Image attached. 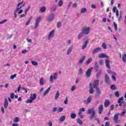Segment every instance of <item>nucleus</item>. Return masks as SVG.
I'll list each match as a JSON object with an SVG mask.
<instances>
[{
    "mask_svg": "<svg viewBox=\"0 0 126 126\" xmlns=\"http://www.w3.org/2000/svg\"><path fill=\"white\" fill-rule=\"evenodd\" d=\"M31 8V6L30 5H29L27 8H26L25 10V13H27V12Z\"/></svg>",
    "mask_w": 126,
    "mask_h": 126,
    "instance_id": "ea45409f",
    "label": "nucleus"
},
{
    "mask_svg": "<svg viewBox=\"0 0 126 126\" xmlns=\"http://www.w3.org/2000/svg\"><path fill=\"white\" fill-rule=\"evenodd\" d=\"M119 119V114H115L114 117V121L117 123V121Z\"/></svg>",
    "mask_w": 126,
    "mask_h": 126,
    "instance_id": "2f4dec72",
    "label": "nucleus"
},
{
    "mask_svg": "<svg viewBox=\"0 0 126 126\" xmlns=\"http://www.w3.org/2000/svg\"><path fill=\"white\" fill-rule=\"evenodd\" d=\"M122 101H124V96H122L118 99V103L119 104V106H122L123 104H125V102H122Z\"/></svg>",
    "mask_w": 126,
    "mask_h": 126,
    "instance_id": "ddd939ff",
    "label": "nucleus"
},
{
    "mask_svg": "<svg viewBox=\"0 0 126 126\" xmlns=\"http://www.w3.org/2000/svg\"><path fill=\"white\" fill-rule=\"evenodd\" d=\"M93 61V58H89L87 60V61L85 63V64L88 65V64H89V63H92V61Z\"/></svg>",
    "mask_w": 126,
    "mask_h": 126,
    "instance_id": "2eb2a0df",
    "label": "nucleus"
},
{
    "mask_svg": "<svg viewBox=\"0 0 126 126\" xmlns=\"http://www.w3.org/2000/svg\"><path fill=\"white\" fill-rule=\"evenodd\" d=\"M79 73L80 74H82V73H83V70H82V68H80L79 69Z\"/></svg>",
    "mask_w": 126,
    "mask_h": 126,
    "instance_id": "5fc2aeb1",
    "label": "nucleus"
},
{
    "mask_svg": "<svg viewBox=\"0 0 126 126\" xmlns=\"http://www.w3.org/2000/svg\"><path fill=\"white\" fill-rule=\"evenodd\" d=\"M25 5V3H24V0H19L18 3L17 5V8L14 12V15L15 18L17 17V13L18 14H21L23 12V10L21 9V8L24 7Z\"/></svg>",
    "mask_w": 126,
    "mask_h": 126,
    "instance_id": "f257e3e1",
    "label": "nucleus"
},
{
    "mask_svg": "<svg viewBox=\"0 0 126 126\" xmlns=\"http://www.w3.org/2000/svg\"><path fill=\"white\" fill-rule=\"evenodd\" d=\"M99 51H101V48H97L96 49H94L93 51V53L96 54V53H98V52H99Z\"/></svg>",
    "mask_w": 126,
    "mask_h": 126,
    "instance_id": "c756f323",
    "label": "nucleus"
},
{
    "mask_svg": "<svg viewBox=\"0 0 126 126\" xmlns=\"http://www.w3.org/2000/svg\"><path fill=\"white\" fill-rule=\"evenodd\" d=\"M27 15V13H25L24 14H23L20 16V18H23V17H25Z\"/></svg>",
    "mask_w": 126,
    "mask_h": 126,
    "instance_id": "37998d69",
    "label": "nucleus"
},
{
    "mask_svg": "<svg viewBox=\"0 0 126 126\" xmlns=\"http://www.w3.org/2000/svg\"><path fill=\"white\" fill-rule=\"evenodd\" d=\"M107 72L111 75V78L113 81H117V73L111 70H107Z\"/></svg>",
    "mask_w": 126,
    "mask_h": 126,
    "instance_id": "39448f33",
    "label": "nucleus"
},
{
    "mask_svg": "<svg viewBox=\"0 0 126 126\" xmlns=\"http://www.w3.org/2000/svg\"><path fill=\"white\" fill-rule=\"evenodd\" d=\"M37 98V94H30V98L34 101Z\"/></svg>",
    "mask_w": 126,
    "mask_h": 126,
    "instance_id": "f8f14e48",
    "label": "nucleus"
},
{
    "mask_svg": "<svg viewBox=\"0 0 126 126\" xmlns=\"http://www.w3.org/2000/svg\"><path fill=\"white\" fill-rule=\"evenodd\" d=\"M62 26V23L61 22H59L57 23V27L58 28H60Z\"/></svg>",
    "mask_w": 126,
    "mask_h": 126,
    "instance_id": "864d4df0",
    "label": "nucleus"
},
{
    "mask_svg": "<svg viewBox=\"0 0 126 126\" xmlns=\"http://www.w3.org/2000/svg\"><path fill=\"white\" fill-rule=\"evenodd\" d=\"M63 4V1L62 0H60L58 3V6H62Z\"/></svg>",
    "mask_w": 126,
    "mask_h": 126,
    "instance_id": "72a5a7b5",
    "label": "nucleus"
},
{
    "mask_svg": "<svg viewBox=\"0 0 126 126\" xmlns=\"http://www.w3.org/2000/svg\"><path fill=\"white\" fill-rule=\"evenodd\" d=\"M76 6H77V3H74L73 4V7H76Z\"/></svg>",
    "mask_w": 126,
    "mask_h": 126,
    "instance_id": "69168bd1",
    "label": "nucleus"
},
{
    "mask_svg": "<svg viewBox=\"0 0 126 126\" xmlns=\"http://www.w3.org/2000/svg\"><path fill=\"white\" fill-rule=\"evenodd\" d=\"M125 114H126V109H124L123 110L122 113L120 115H121V116H124V115H125Z\"/></svg>",
    "mask_w": 126,
    "mask_h": 126,
    "instance_id": "4d7b16f0",
    "label": "nucleus"
},
{
    "mask_svg": "<svg viewBox=\"0 0 126 126\" xmlns=\"http://www.w3.org/2000/svg\"><path fill=\"white\" fill-rule=\"evenodd\" d=\"M4 107L5 109L8 107V101L7 100V98L4 99Z\"/></svg>",
    "mask_w": 126,
    "mask_h": 126,
    "instance_id": "a211bd4d",
    "label": "nucleus"
},
{
    "mask_svg": "<svg viewBox=\"0 0 126 126\" xmlns=\"http://www.w3.org/2000/svg\"><path fill=\"white\" fill-rule=\"evenodd\" d=\"M110 105V101L108 99H106L104 102V106L105 107H108Z\"/></svg>",
    "mask_w": 126,
    "mask_h": 126,
    "instance_id": "bb28decb",
    "label": "nucleus"
},
{
    "mask_svg": "<svg viewBox=\"0 0 126 126\" xmlns=\"http://www.w3.org/2000/svg\"><path fill=\"white\" fill-rule=\"evenodd\" d=\"M105 64L107 68H110V60L109 59L105 60Z\"/></svg>",
    "mask_w": 126,
    "mask_h": 126,
    "instance_id": "6ab92c4d",
    "label": "nucleus"
},
{
    "mask_svg": "<svg viewBox=\"0 0 126 126\" xmlns=\"http://www.w3.org/2000/svg\"><path fill=\"white\" fill-rule=\"evenodd\" d=\"M40 10L41 12H45L46 11V7L43 6L41 7Z\"/></svg>",
    "mask_w": 126,
    "mask_h": 126,
    "instance_id": "f704fd0d",
    "label": "nucleus"
},
{
    "mask_svg": "<svg viewBox=\"0 0 126 126\" xmlns=\"http://www.w3.org/2000/svg\"><path fill=\"white\" fill-rule=\"evenodd\" d=\"M114 25V29L117 31L118 30V27L117 26V24H116L115 22L113 23Z\"/></svg>",
    "mask_w": 126,
    "mask_h": 126,
    "instance_id": "de8ad7c7",
    "label": "nucleus"
},
{
    "mask_svg": "<svg viewBox=\"0 0 126 126\" xmlns=\"http://www.w3.org/2000/svg\"><path fill=\"white\" fill-rule=\"evenodd\" d=\"M91 7L92 8L95 9V8H96V4H92Z\"/></svg>",
    "mask_w": 126,
    "mask_h": 126,
    "instance_id": "bf43d9fd",
    "label": "nucleus"
},
{
    "mask_svg": "<svg viewBox=\"0 0 126 126\" xmlns=\"http://www.w3.org/2000/svg\"><path fill=\"white\" fill-rule=\"evenodd\" d=\"M68 102V100L67 98H66L65 100L64 101V103L65 104V105H67Z\"/></svg>",
    "mask_w": 126,
    "mask_h": 126,
    "instance_id": "052dcab7",
    "label": "nucleus"
},
{
    "mask_svg": "<svg viewBox=\"0 0 126 126\" xmlns=\"http://www.w3.org/2000/svg\"><path fill=\"white\" fill-rule=\"evenodd\" d=\"M82 112H85V108H82L79 109L78 115L80 117L81 119L84 118V115H82Z\"/></svg>",
    "mask_w": 126,
    "mask_h": 126,
    "instance_id": "9d476101",
    "label": "nucleus"
},
{
    "mask_svg": "<svg viewBox=\"0 0 126 126\" xmlns=\"http://www.w3.org/2000/svg\"><path fill=\"white\" fill-rule=\"evenodd\" d=\"M54 36H55V30L50 31L48 34V39L51 40L52 38H54Z\"/></svg>",
    "mask_w": 126,
    "mask_h": 126,
    "instance_id": "6e6552de",
    "label": "nucleus"
},
{
    "mask_svg": "<svg viewBox=\"0 0 126 126\" xmlns=\"http://www.w3.org/2000/svg\"><path fill=\"white\" fill-rule=\"evenodd\" d=\"M19 121H20V119L19 118V117H15L13 119L14 123H18V122H19Z\"/></svg>",
    "mask_w": 126,
    "mask_h": 126,
    "instance_id": "7c9ffc66",
    "label": "nucleus"
},
{
    "mask_svg": "<svg viewBox=\"0 0 126 126\" xmlns=\"http://www.w3.org/2000/svg\"><path fill=\"white\" fill-rule=\"evenodd\" d=\"M98 58H108V56H107V55H106L104 53H101L98 55Z\"/></svg>",
    "mask_w": 126,
    "mask_h": 126,
    "instance_id": "aec40b11",
    "label": "nucleus"
},
{
    "mask_svg": "<svg viewBox=\"0 0 126 126\" xmlns=\"http://www.w3.org/2000/svg\"><path fill=\"white\" fill-rule=\"evenodd\" d=\"M11 99H13L14 98V93H11L10 94Z\"/></svg>",
    "mask_w": 126,
    "mask_h": 126,
    "instance_id": "13d9d810",
    "label": "nucleus"
},
{
    "mask_svg": "<svg viewBox=\"0 0 126 126\" xmlns=\"http://www.w3.org/2000/svg\"><path fill=\"white\" fill-rule=\"evenodd\" d=\"M90 32V27H84L82 28V33L84 35H88Z\"/></svg>",
    "mask_w": 126,
    "mask_h": 126,
    "instance_id": "423d86ee",
    "label": "nucleus"
},
{
    "mask_svg": "<svg viewBox=\"0 0 126 126\" xmlns=\"http://www.w3.org/2000/svg\"><path fill=\"white\" fill-rule=\"evenodd\" d=\"M58 75L57 72L52 74L49 77V82H50V83H54V80H57V79H58Z\"/></svg>",
    "mask_w": 126,
    "mask_h": 126,
    "instance_id": "20e7f679",
    "label": "nucleus"
},
{
    "mask_svg": "<svg viewBox=\"0 0 126 126\" xmlns=\"http://www.w3.org/2000/svg\"><path fill=\"white\" fill-rule=\"evenodd\" d=\"M7 22V20L5 19L2 20V21L0 22V25L1 24H4V23Z\"/></svg>",
    "mask_w": 126,
    "mask_h": 126,
    "instance_id": "79ce46f5",
    "label": "nucleus"
},
{
    "mask_svg": "<svg viewBox=\"0 0 126 126\" xmlns=\"http://www.w3.org/2000/svg\"><path fill=\"white\" fill-rule=\"evenodd\" d=\"M110 89L111 90H116V86L114 85H112L110 86Z\"/></svg>",
    "mask_w": 126,
    "mask_h": 126,
    "instance_id": "a18cd8bd",
    "label": "nucleus"
},
{
    "mask_svg": "<svg viewBox=\"0 0 126 126\" xmlns=\"http://www.w3.org/2000/svg\"><path fill=\"white\" fill-rule=\"evenodd\" d=\"M17 76V75L16 74H14L13 75H12L10 76V79H11V80H13V79H14V78H15Z\"/></svg>",
    "mask_w": 126,
    "mask_h": 126,
    "instance_id": "c9c22d12",
    "label": "nucleus"
},
{
    "mask_svg": "<svg viewBox=\"0 0 126 126\" xmlns=\"http://www.w3.org/2000/svg\"><path fill=\"white\" fill-rule=\"evenodd\" d=\"M73 46H70L67 51V55L68 56V55H69L70 54V53H71V52H72V49H73Z\"/></svg>",
    "mask_w": 126,
    "mask_h": 126,
    "instance_id": "393cba45",
    "label": "nucleus"
},
{
    "mask_svg": "<svg viewBox=\"0 0 126 126\" xmlns=\"http://www.w3.org/2000/svg\"><path fill=\"white\" fill-rule=\"evenodd\" d=\"M95 88L96 89V93L98 94H101V91H100V90H99L97 87Z\"/></svg>",
    "mask_w": 126,
    "mask_h": 126,
    "instance_id": "8fccbe9b",
    "label": "nucleus"
},
{
    "mask_svg": "<svg viewBox=\"0 0 126 126\" xmlns=\"http://www.w3.org/2000/svg\"><path fill=\"white\" fill-rule=\"evenodd\" d=\"M33 100H32L31 98H30V99H27V100H26V103H27V104H29V103H32V102H33Z\"/></svg>",
    "mask_w": 126,
    "mask_h": 126,
    "instance_id": "4c0bfd02",
    "label": "nucleus"
},
{
    "mask_svg": "<svg viewBox=\"0 0 126 126\" xmlns=\"http://www.w3.org/2000/svg\"><path fill=\"white\" fill-rule=\"evenodd\" d=\"M91 100H92V96H89L87 98V100L86 103L89 104L91 102Z\"/></svg>",
    "mask_w": 126,
    "mask_h": 126,
    "instance_id": "cd10ccee",
    "label": "nucleus"
},
{
    "mask_svg": "<svg viewBox=\"0 0 126 126\" xmlns=\"http://www.w3.org/2000/svg\"><path fill=\"white\" fill-rule=\"evenodd\" d=\"M99 84V80H94V84H90V90H89V93L90 94H92L94 93V90H93V88H96L98 85Z\"/></svg>",
    "mask_w": 126,
    "mask_h": 126,
    "instance_id": "f03ea898",
    "label": "nucleus"
},
{
    "mask_svg": "<svg viewBox=\"0 0 126 126\" xmlns=\"http://www.w3.org/2000/svg\"><path fill=\"white\" fill-rule=\"evenodd\" d=\"M87 11V9L86 8H83L80 10V13H85Z\"/></svg>",
    "mask_w": 126,
    "mask_h": 126,
    "instance_id": "473e14b6",
    "label": "nucleus"
},
{
    "mask_svg": "<svg viewBox=\"0 0 126 126\" xmlns=\"http://www.w3.org/2000/svg\"><path fill=\"white\" fill-rule=\"evenodd\" d=\"M70 117L71 119H75V118H76V114L75 113H71Z\"/></svg>",
    "mask_w": 126,
    "mask_h": 126,
    "instance_id": "e433bc0d",
    "label": "nucleus"
},
{
    "mask_svg": "<svg viewBox=\"0 0 126 126\" xmlns=\"http://www.w3.org/2000/svg\"><path fill=\"white\" fill-rule=\"evenodd\" d=\"M110 126V123L109 122H106L105 123V126Z\"/></svg>",
    "mask_w": 126,
    "mask_h": 126,
    "instance_id": "774afa93",
    "label": "nucleus"
},
{
    "mask_svg": "<svg viewBox=\"0 0 126 126\" xmlns=\"http://www.w3.org/2000/svg\"><path fill=\"white\" fill-rule=\"evenodd\" d=\"M49 126H53V122L52 121H49L48 123Z\"/></svg>",
    "mask_w": 126,
    "mask_h": 126,
    "instance_id": "6e6d98bb",
    "label": "nucleus"
},
{
    "mask_svg": "<svg viewBox=\"0 0 126 126\" xmlns=\"http://www.w3.org/2000/svg\"><path fill=\"white\" fill-rule=\"evenodd\" d=\"M60 122H62V123L65 121V116L63 115L59 119Z\"/></svg>",
    "mask_w": 126,
    "mask_h": 126,
    "instance_id": "b1692460",
    "label": "nucleus"
},
{
    "mask_svg": "<svg viewBox=\"0 0 126 126\" xmlns=\"http://www.w3.org/2000/svg\"><path fill=\"white\" fill-rule=\"evenodd\" d=\"M51 90V88H48L44 93L43 96H45L49 92H50V91Z\"/></svg>",
    "mask_w": 126,
    "mask_h": 126,
    "instance_id": "a878e982",
    "label": "nucleus"
},
{
    "mask_svg": "<svg viewBox=\"0 0 126 126\" xmlns=\"http://www.w3.org/2000/svg\"><path fill=\"white\" fill-rule=\"evenodd\" d=\"M44 82H45V79H44V78L43 77L41 78L39 80L40 85H41V86H43V85H44Z\"/></svg>",
    "mask_w": 126,
    "mask_h": 126,
    "instance_id": "4be33fe9",
    "label": "nucleus"
},
{
    "mask_svg": "<svg viewBox=\"0 0 126 126\" xmlns=\"http://www.w3.org/2000/svg\"><path fill=\"white\" fill-rule=\"evenodd\" d=\"M1 111L2 113L4 114V108H3V107H1Z\"/></svg>",
    "mask_w": 126,
    "mask_h": 126,
    "instance_id": "680f3d73",
    "label": "nucleus"
},
{
    "mask_svg": "<svg viewBox=\"0 0 126 126\" xmlns=\"http://www.w3.org/2000/svg\"><path fill=\"white\" fill-rule=\"evenodd\" d=\"M85 56H83L79 61V63L80 64H81V63H83V62H84L85 60Z\"/></svg>",
    "mask_w": 126,
    "mask_h": 126,
    "instance_id": "c85d7f7f",
    "label": "nucleus"
},
{
    "mask_svg": "<svg viewBox=\"0 0 126 126\" xmlns=\"http://www.w3.org/2000/svg\"><path fill=\"white\" fill-rule=\"evenodd\" d=\"M59 97H60V92L59 91H57L54 96L55 100H58V99L59 98Z\"/></svg>",
    "mask_w": 126,
    "mask_h": 126,
    "instance_id": "412c9836",
    "label": "nucleus"
},
{
    "mask_svg": "<svg viewBox=\"0 0 126 126\" xmlns=\"http://www.w3.org/2000/svg\"><path fill=\"white\" fill-rule=\"evenodd\" d=\"M63 111V108L62 107H59L58 109V113H61Z\"/></svg>",
    "mask_w": 126,
    "mask_h": 126,
    "instance_id": "49530a36",
    "label": "nucleus"
},
{
    "mask_svg": "<svg viewBox=\"0 0 126 126\" xmlns=\"http://www.w3.org/2000/svg\"><path fill=\"white\" fill-rule=\"evenodd\" d=\"M93 69V68H90V69H88L86 73V76L87 77H89L90 75H91V73L92 72V70Z\"/></svg>",
    "mask_w": 126,
    "mask_h": 126,
    "instance_id": "9b49d317",
    "label": "nucleus"
},
{
    "mask_svg": "<svg viewBox=\"0 0 126 126\" xmlns=\"http://www.w3.org/2000/svg\"><path fill=\"white\" fill-rule=\"evenodd\" d=\"M32 65H34V66L38 65V63L35 61H32Z\"/></svg>",
    "mask_w": 126,
    "mask_h": 126,
    "instance_id": "a19ab883",
    "label": "nucleus"
},
{
    "mask_svg": "<svg viewBox=\"0 0 126 126\" xmlns=\"http://www.w3.org/2000/svg\"><path fill=\"white\" fill-rule=\"evenodd\" d=\"M75 89H76V86H72L71 88V90L72 92H73Z\"/></svg>",
    "mask_w": 126,
    "mask_h": 126,
    "instance_id": "c03bdc74",
    "label": "nucleus"
},
{
    "mask_svg": "<svg viewBox=\"0 0 126 126\" xmlns=\"http://www.w3.org/2000/svg\"><path fill=\"white\" fill-rule=\"evenodd\" d=\"M103 106L102 104L100 105L99 107H98V114H102V112H103Z\"/></svg>",
    "mask_w": 126,
    "mask_h": 126,
    "instance_id": "f3484780",
    "label": "nucleus"
},
{
    "mask_svg": "<svg viewBox=\"0 0 126 126\" xmlns=\"http://www.w3.org/2000/svg\"><path fill=\"white\" fill-rule=\"evenodd\" d=\"M77 123H78L79 125H81L83 124V122H82V121H81V120L80 119H77Z\"/></svg>",
    "mask_w": 126,
    "mask_h": 126,
    "instance_id": "58836bf2",
    "label": "nucleus"
},
{
    "mask_svg": "<svg viewBox=\"0 0 126 126\" xmlns=\"http://www.w3.org/2000/svg\"><path fill=\"white\" fill-rule=\"evenodd\" d=\"M30 21H28L26 23V26H28V25H29V24H30Z\"/></svg>",
    "mask_w": 126,
    "mask_h": 126,
    "instance_id": "e2e57ef3",
    "label": "nucleus"
},
{
    "mask_svg": "<svg viewBox=\"0 0 126 126\" xmlns=\"http://www.w3.org/2000/svg\"><path fill=\"white\" fill-rule=\"evenodd\" d=\"M113 12H116V16L118 17L119 16V11L117 9L116 7L113 8Z\"/></svg>",
    "mask_w": 126,
    "mask_h": 126,
    "instance_id": "5701e85b",
    "label": "nucleus"
},
{
    "mask_svg": "<svg viewBox=\"0 0 126 126\" xmlns=\"http://www.w3.org/2000/svg\"><path fill=\"white\" fill-rule=\"evenodd\" d=\"M12 126H18V124H17V123H14V124H12Z\"/></svg>",
    "mask_w": 126,
    "mask_h": 126,
    "instance_id": "338daca9",
    "label": "nucleus"
},
{
    "mask_svg": "<svg viewBox=\"0 0 126 126\" xmlns=\"http://www.w3.org/2000/svg\"><path fill=\"white\" fill-rule=\"evenodd\" d=\"M41 21H42V18L41 17H38L36 18L34 28H37L39 26V24Z\"/></svg>",
    "mask_w": 126,
    "mask_h": 126,
    "instance_id": "0eeeda50",
    "label": "nucleus"
},
{
    "mask_svg": "<svg viewBox=\"0 0 126 126\" xmlns=\"http://www.w3.org/2000/svg\"><path fill=\"white\" fill-rule=\"evenodd\" d=\"M88 114H90V115H92L90 116L91 120H92L95 118H96V116H95V108L94 107H93L92 108H89L88 111Z\"/></svg>",
    "mask_w": 126,
    "mask_h": 126,
    "instance_id": "7ed1b4c3",
    "label": "nucleus"
},
{
    "mask_svg": "<svg viewBox=\"0 0 126 126\" xmlns=\"http://www.w3.org/2000/svg\"><path fill=\"white\" fill-rule=\"evenodd\" d=\"M105 82L106 83H110V77L107 74H106L105 75Z\"/></svg>",
    "mask_w": 126,
    "mask_h": 126,
    "instance_id": "4468645a",
    "label": "nucleus"
},
{
    "mask_svg": "<svg viewBox=\"0 0 126 126\" xmlns=\"http://www.w3.org/2000/svg\"><path fill=\"white\" fill-rule=\"evenodd\" d=\"M89 42V40L87 39L82 47V48L83 50H84V49H85V48L87 47V44H88Z\"/></svg>",
    "mask_w": 126,
    "mask_h": 126,
    "instance_id": "dca6fc26",
    "label": "nucleus"
},
{
    "mask_svg": "<svg viewBox=\"0 0 126 126\" xmlns=\"http://www.w3.org/2000/svg\"><path fill=\"white\" fill-rule=\"evenodd\" d=\"M102 48H103V49H107V46H106L105 43H102Z\"/></svg>",
    "mask_w": 126,
    "mask_h": 126,
    "instance_id": "3c124183",
    "label": "nucleus"
},
{
    "mask_svg": "<svg viewBox=\"0 0 126 126\" xmlns=\"http://www.w3.org/2000/svg\"><path fill=\"white\" fill-rule=\"evenodd\" d=\"M83 33H82V32L81 33H80L78 35V39H80L82 38Z\"/></svg>",
    "mask_w": 126,
    "mask_h": 126,
    "instance_id": "603ef678",
    "label": "nucleus"
},
{
    "mask_svg": "<svg viewBox=\"0 0 126 126\" xmlns=\"http://www.w3.org/2000/svg\"><path fill=\"white\" fill-rule=\"evenodd\" d=\"M27 41L28 43H31V42H32V40L29 38H27Z\"/></svg>",
    "mask_w": 126,
    "mask_h": 126,
    "instance_id": "0e129e2a",
    "label": "nucleus"
},
{
    "mask_svg": "<svg viewBox=\"0 0 126 126\" xmlns=\"http://www.w3.org/2000/svg\"><path fill=\"white\" fill-rule=\"evenodd\" d=\"M55 18V14H51V15H48L47 17V21L49 22H51V21H53Z\"/></svg>",
    "mask_w": 126,
    "mask_h": 126,
    "instance_id": "1a4fd4ad",
    "label": "nucleus"
},
{
    "mask_svg": "<svg viewBox=\"0 0 126 126\" xmlns=\"http://www.w3.org/2000/svg\"><path fill=\"white\" fill-rule=\"evenodd\" d=\"M114 95L116 97H119L120 96V93H119V92H116L114 93Z\"/></svg>",
    "mask_w": 126,
    "mask_h": 126,
    "instance_id": "09e8293b",
    "label": "nucleus"
}]
</instances>
